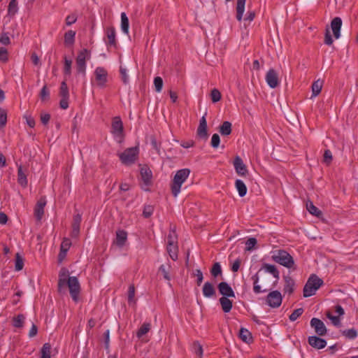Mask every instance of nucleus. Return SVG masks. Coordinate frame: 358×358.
I'll use <instances>...</instances> for the list:
<instances>
[{"label":"nucleus","mask_w":358,"mask_h":358,"mask_svg":"<svg viewBox=\"0 0 358 358\" xmlns=\"http://www.w3.org/2000/svg\"><path fill=\"white\" fill-rule=\"evenodd\" d=\"M65 287L69 289V294L75 302L79 301L80 285L76 276H71L69 270L66 267L61 268L59 272L58 288L62 291Z\"/></svg>","instance_id":"f257e3e1"},{"label":"nucleus","mask_w":358,"mask_h":358,"mask_svg":"<svg viewBox=\"0 0 358 358\" xmlns=\"http://www.w3.org/2000/svg\"><path fill=\"white\" fill-rule=\"evenodd\" d=\"M166 252L173 261L178 259V241L179 234L177 228L175 226H170L166 236Z\"/></svg>","instance_id":"f03ea898"},{"label":"nucleus","mask_w":358,"mask_h":358,"mask_svg":"<svg viewBox=\"0 0 358 358\" xmlns=\"http://www.w3.org/2000/svg\"><path fill=\"white\" fill-rule=\"evenodd\" d=\"M189 174V169H182L176 173L171 184V192L175 197L180 192L182 185L187 180Z\"/></svg>","instance_id":"7ed1b4c3"},{"label":"nucleus","mask_w":358,"mask_h":358,"mask_svg":"<svg viewBox=\"0 0 358 358\" xmlns=\"http://www.w3.org/2000/svg\"><path fill=\"white\" fill-rule=\"evenodd\" d=\"M323 280L316 275H311L308 279L303 289V295L305 298L312 296L322 285Z\"/></svg>","instance_id":"20e7f679"},{"label":"nucleus","mask_w":358,"mask_h":358,"mask_svg":"<svg viewBox=\"0 0 358 358\" xmlns=\"http://www.w3.org/2000/svg\"><path fill=\"white\" fill-rule=\"evenodd\" d=\"M272 260L281 266L288 268L294 266L295 262L292 255L284 250H279L273 253L271 257Z\"/></svg>","instance_id":"39448f33"},{"label":"nucleus","mask_w":358,"mask_h":358,"mask_svg":"<svg viewBox=\"0 0 358 358\" xmlns=\"http://www.w3.org/2000/svg\"><path fill=\"white\" fill-rule=\"evenodd\" d=\"M111 133L116 142L119 143L122 142L124 138L123 124L120 117L117 116L113 118Z\"/></svg>","instance_id":"423d86ee"},{"label":"nucleus","mask_w":358,"mask_h":358,"mask_svg":"<svg viewBox=\"0 0 358 358\" xmlns=\"http://www.w3.org/2000/svg\"><path fill=\"white\" fill-rule=\"evenodd\" d=\"M138 155V148L136 147L129 148L123 152L119 154L121 162L126 165L134 163Z\"/></svg>","instance_id":"0eeeda50"},{"label":"nucleus","mask_w":358,"mask_h":358,"mask_svg":"<svg viewBox=\"0 0 358 358\" xmlns=\"http://www.w3.org/2000/svg\"><path fill=\"white\" fill-rule=\"evenodd\" d=\"M266 304L271 308H279L282 303V294L278 290L270 292L266 298Z\"/></svg>","instance_id":"6e6552de"},{"label":"nucleus","mask_w":358,"mask_h":358,"mask_svg":"<svg viewBox=\"0 0 358 358\" xmlns=\"http://www.w3.org/2000/svg\"><path fill=\"white\" fill-rule=\"evenodd\" d=\"M94 81L99 87H103L108 81L107 71L101 66L96 67L94 71Z\"/></svg>","instance_id":"1a4fd4ad"},{"label":"nucleus","mask_w":358,"mask_h":358,"mask_svg":"<svg viewBox=\"0 0 358 358\" xmlns=\"http://www.w3.org/2000/svg\"><path fill=\"white\" fill-rule=\"evenodd\" d=\"M90 58V53L87 50L81 51L76 58L77 71L80 73L85 74L86 60Z\"/></svg>","instance_id":"9d476101"},{"label":"nucleus","mask_w":358,"mask_h":358,"mask_svg":"<svg viewBox=\"0 0 358 358\" xmlns=\"http://www.w3.org/2000/svg\"><path fill=\"white\" fill-rule=\"evenodd\" d=\"M265 79L271 88H275L280 84L278 73L273 69H269L266 73Z\"/></svg>","instance_id":"9b49d317"},{"label":"nucleus","mask_w":358,"mask_h":358,"mask_svg":"<svg viewBox=\"0 0 358 358\" xmlns=\"http://www.w3.org/2000/svg\"><path fill=\"white\" fill-rule=\"evenodd\" d=\"M310 326L314 329L315 332L320 336H324L327 333V329L324 324V323L317 318H313L310 320Z\"/></svg>","instance_id":"f8f14e48"},{"label":"nucleus","mask_w":358,"mask_h":358,"mask_svg":"<svg viewBox=\"0 0 358 358\" xmlns=\"http://www.w3.org/2000/svg\"><path fill=\"white\" fill-rule=\"evenodd\" d=\"M306 208L310 215L317 218L322 217V206L320 203H306Z\"/></svg>","instance_id":"ddd939ff"},{"label":"nucleus","mask_w":358,"mask_h":358,"mask_svg":"<svg viewBox=\"0 0 358 358\" xmlns=\"http://www.w3.org/2000/svg\"><path fill=\"white\" fill-rule=\"evenodd\" d=\"M128 240V232L124 229H118L115 233L114 244L117 247H124Z\"/></svg>","instance_id":"4468645a"},{"label":"nucleus","mask_w":358,"mask_h":358,"mask_svg":"<svg viewBox=\"0 0 358 358\" xmlns=\"http://www.w3.org/2000/svg\"><path fill=\"white\" fill-rule=\"evenodd\" d=\"M284 286L283 292L288 296L292 295L294 292L295 280L290 275H285L283 277Z\"/></svg>","instance_id":"2eb2a0df"},{"label":"nucleus","mask_w":358,"mask_h":358,"mask_svg":"<svg viewBox=\"0 0 358 358\" xmlns=\"http://www.w3.org/2000/svg\"><path fill=\"white\" fill-rule=\"evenodd\" d=\"M106 44L107 46L115 47L116 45V31L113 27H108L106 29Z\"/></svg>","instance_id":"dca6fc26"},{"label":"nucleus","mask_w":358,"mask_h":358,"mask_svg":"<svg viewBox=\"0 0 358 358\" xmlns=\"http://www.w3.org/2000/svg\"><path fill=\"white\" fill-rule=\"evenodd\" d=\"M234 169L237 174L241 176H245L248 173V169L245 164L243 163L242 159L239 156H236L234 158L233 162Z\"/></svg>","instance_id":"f3484780"},{"label":"nucleus","mask_w":358,"mask_h":358,"mask_svg":"<svg viewBox=\"0 0 358 358\" xmlns=\"http://www.w3.org/2000/svg\"><path fill=\"white\" fill-rule=\"evenodd\" d=\"M218 290L222 297H235V293L232 288L226 282H220L218 286Z\"/></svg>","instance_id":"a211bd4d"},{"label":"nucleus","mask_w":358,"mask_h":358,"mask_svg":"<svg viewBox=\"0 0 358 358\" xmlns=\"http://www.w3.org/2000/svg\"><path fill=\"white\" fill-rule=\"evenodd\" d=\"M141 178L145 186L143 188L147 190V187L150 185L152 179V172L150 169L146 166L142 167L141 169Z\"/></svg>","instance_id":"6ab92c4d"},{"label":"nucleus","mask_w":358,"mask_h":358,"mask_svg":"<svg viewBox=\"0 0 358 358\" xmlns=\"http://www.w3.org/2000/svg\"><path fill=\"white\" fill-rule=\"evenodd\" d=\"M308 343L311 347L317 350L322 349L327 345V342L325 340L316 336L308 337Z\"/></svg>","instance_id":"aec40b11"},{"label":"nucleus","mask_w":358,"mask_h":358,"mask_svg":"<svg viewBox=\"0 0 358 358\" xmlns=\"http://www.w3.org/2000/svg\"><path fill=\"white\" fill-rule=\"evenodd\" d=\"M234 299L235 297L224 296L219 299L220 303L224 313H227L231 311Z\"/></svg>","instance_id":"412c9836"},{"label":"nucleus","mask_w":358,"mask_h":358,"mask_svg":"<svg viewBox=\"0 0 358 358\" xmlns=\"http://www.w3.org/2000/svg\"><path fill=\"white\" fill-rule=\"evenodd\" d=\"M342 26V20L340 17H334L331 23V27L334 34V37L338 39L340 36V30Z\"/></svg>","instance_id":"4be33fe9"},{"label":"nucleus","mask_w":358,"mask_h":358,"mask_svg":"<svg viewBox=\"0 0 358 358\" xmlns=\"http://www.w3.org/2000/svg\"><path fill=\"white\" fill-rule=\"evenodd\" d=\"M197 135L202 138H206L208 137L207 123L205 116H203L200 120L199 125L197 129Z\"/></svg>","instance_id":"5701e85b"},{"label":"nucleus","mask_w":358,"mask_h":358,"mask_svg":"<svg viewBox=\"0 0 358 358\" xmlns=\"http://www.w3.org/2000/svg\"><path fill=\"white\" fill-rule=\"evenodd\" d=\"M239 337L246 344H251L253 342L252 333L245 328H241L239 331Z\"/></svg>","instance_id":"b1692460"},{"label":"nucleus","mask_w":358,"mask_h":358,"mask_svg":"<svg viewBox=\"0 0 358 358\" xmlns=\"http://www.w3.org/2000/svg\"><path fill=\"white\" fill-rule=\"evenodd\" d=\"M17 182L22 187L27 185V171L21 165L17 169Z\"/></svg>","instance_id":"393cba45"},{"label":"nucleus","mask_w":358,"mask_h":358,"mask_svg":"<svg viewBox=\"0 0 358 358\" xmlns=\"http://www.w3.org/2000/svg\"><path fill=\"white\" fill-rule=\"evenodd\" d=\"M202 292L204 296L207 298L213 296L215 294L214 285L210 282H205L202 288Z\"/></svg>","instance_id":"a878e982"},{"label":"nucleus","mask_w":358,"mask_h":358,"mask_svg":"<svg viewBox=\"0 0 358 358\" xmlns=\"http://www.w3.org/2000/svg\"><path fill=\"white\" fill-rule=\"evenodd\" d=\"M262 269L266 272L271 273L275 278H279V271L275 265L264 264L262 266Z\"/></svg>","instance_id":"bb28decb"},{"label":"nucleus","mask_w":358,"mask_h":358,"mask_svg":"<svg viewBox=\"0 0 358 358\" xmlns=\"http://www.w3.org/2000/svg\"><path fill=\"white\" fill-rule=\"evenodd\" d=\"M52 345L49 343H45L40 350L41 358H51Z\"/></svg>","instance_id":"cd10ccee"},{"label":"nucleus","mask_w":358,"mask_h":358,"mask_svg":"<svg viewBox=\"0 0 358 358\" xmlns=\"http://www.w3.org/2000/svg\"><path fill=\"white\" fill-rule=\"evenodd\" d=\"M76 31L69 30L64 34V44L67 47L73 45L75 42Z\"/></svg>","instance_id":"c85d7f7f"},{"label":"nucleus","mask_w":358,"mask_h":358,"mask_svg":"<svg viewBox=\"0 0 358 358\" xmlns=\"http://www.w3.org/2000/svg\"><path fill=\"white\" fill-rule=\"evenodd\" d=\"M246 0H237L236 5V19L241 21L245 11V5Z\"/></svg>","instance_id":"c756f323"},{"label":"nucleus","mask_w":358,"mask_h":358,"mask_svg":"<svg viewBox=\"0 0 358 358\" xmlns=\"http://www.w3.org/2000/svg\"><path fill=\"white\" fill-rule=\"evenodd\" d=\"M129 19L125 13H121V30L126 34L129 35Z\"/></svg>","instance_id":"7c9ffc66"},{"label":"nucleus","mask_w":358,"mask_h":358,"mask_svg":"<svg viewBox=\"0 0 358 358\" xmlns=\"http://www.w3.org/2000/svg\"><path fill=\"white\" fill-rule=\"evenodd\" d=\"M136 287L134 285H130L128 287L127 297L128 302L131 305H135L136 303V299L135 298Z\"/></svg>","instance_id":"2f4dec72"},{"label":"nucleus","mask_w":358,"mask_h":358,"mask_svg":"<svg viewBox=\"0 0 358 358\" xmlns=\"http://www.w3.org/2000/svg\"><path fill=\"white\" fill-rule=\"evenodd\" d=\"M322 85L323 83L320 80H317L313 83L311 98L315 97L320 93L322 88Z\"/></svg>","instance_id":"473e14b6"},{"label":"nucleus","mask_w":358,"mask_h":358,"mask_svg":"<svg viewBox=\"0 0 358 358\" xmlns=\"http://www.w3.org/2000/svg\"><path fill=\"white\" fill-rule=\"evenodd\" d=\"M151 329V324L150 323L143 324L136 332L138 338H141L146 334H148Z\"/></svg>","instance_id":"72a5a7b5"},{"label":"nucleus","mask_w":358,"mask_h":358,"mask_svg":"<svg viewBox=\"0 0 358 358\" xmlns=\"http://www.w3.org/2000/svg\"><path fill=\"white\" fill-rule=\"evenodd\" d=\"M236 188L241 196H243L247 193V187L245 185V183L241 180H237L235 182Z\"/></svg>","instance_id":"f704fd0d"},{"label":"nucleus","mask_w":358,"mask_h":358,"mask_svg":"<svg viewBox=\"0 0 358 358\" xmlns=\"http://www.w3.org/2000/svg\"><path fill=\"white\" fill-rule=\"evenodd\" d=\"M220 132L224 136L229 135L231 132V124L227 121L224 122L220 126Z\"/></svg>","instance_id":"c9c22d12"},{"label":"nucleus","mask_w":358,"mask_h":358,"mask_svg":"<svg viewBox=\"0 0 358 358\" xmlns=\"http://www.w3.org/2000/svg\"><path fill=\"white\" fill-rule=\"evenodd\" d=\"M18 11L17 0H10L8 4V13L9 15H15Z\"/></svg>","instance_id":"e433bc0d"},{"label":"nucleus","mask_w":358,"mask_h":358,"mask_svg":"<svg viewBox=\"0 0 358 358\" xmlns=\"http://www.w3.org/2000/svg\"><path fill=\"white\" fill-rule=\"evenodd\" d=\"M24 267V259L20 253L15 254V268L17 271H21Z\"/></svg>","instance_id":"4c0bfd02"},{"label":"nucleus","mask_w":358,"mask_h":358,"mask_svg":"<svg viewBox=\"0 0 358 358\" xmlns=\"http://www.w3.org/2000/svg\"><path fill=\"white\" fill-rule=\"evenodd\" d=\"M257 241L255 238H249L245 242V250L250 252L256 248Z\"/></svg>","instance_id":"58836bf2"},{"label":"nucleus","mask_w":358,"mask_h":358,"mask_svg":"<svg viewBox=\"0 0 358 358\" xmlns=\"http://www.w3.org/2000/svg\"><path fill=\"white\" fill-rule=\"evenodd\" d=\"M45 203H38L35 208V215L38 220H41L44 214Z\"/></svg>","instance_id":"ea45409f"},{"label":"nucleus","mask_w":358,"mask_h":358,"mask_svg":"<svg viewBox=\"0 0 358 358\" xmlns=\"http://www.w3.org/2000/svg\"><path fill=\"white\" fill-rule=\"evenodd\" d=\"M59 96L61 98H69V89L65 81H63L61 84Z\"/></svg>","instance_id":"a19ab883"},{"label":"nucleus","mask_w":358,"mask_h":358,"mask_svg":"<svg viewBox=\"0 0 358 358\" xmlns=\"http://www.w3.org/2000/svg\"><path fill=\"white\" fill-rule=\"evenodd\" d=\"M7 122V112L0 107V127L4 128Z\"/></svg>","instance_id":"79ce46f5"},{"label":"nucleus","mask_w":358,"mask_h":358,"mask_svg":"<svg viewBox=\"0 0 358 358\" xmlns=\"http://www.w3.org/2000/svg\"><path fill=\"white\" fill-rule=\"evenodd\" d=\"M194 347L195 348V353L199 358H203V348L201 343L199 341L194 343Z\"/></svg>","instance_id":"37998d69"},{"label":"nucleus","mask_w":358,"mask_h":358,"mask_svg":"<svg viewBox=\"0 0 358 358\" xmlns=\"http://www.w3.org/2000/svg\"><path fill=\"white\" fill-rule=\"evenodd\" d=\"M325 315H326L327 317L331 321V322L334 325H335V326L340 325L341 320L338 316L332 315V314L329 311L326 312Z\"/></svg>","instance_id":"c03bdc74"},{"label":"nucleus","mask_w":358,"mask_h":358,"mask_svg":"<svg viewBox=\"0 0 358 358\" xmlns=\"http://www.w3.org/2000/svg\"><path fill=\"white\" fill-rule=\"evenodd\" d=\"M154 85H155V90L156 92H160L162 90V87H163V80L161 77H156L154 79Z\"/></svg>","instance_id":"a18cd8bd"},{"label":"nucleus","mask_w":358,"mask_h":358,"mask_svg":"<svg viewBox=\"0 0 358 358\" xmlns=\"http://www.w3.org/2000/svg\"><path fill=\"white\" fill-rule=\"evenodd\" d=\"M222 273L221 266L218 262H216L213 264L211 268V273L214 277H217L220 275Z\"/></svg>","instance_id":"49530a36"},{"label":"nucleus","mask_w":358,"mask_h":358,"mask_svg":"<svg viewBox=\"0 0 358 358\" xmlns=\"http://www.w3.org/2000/svg\"><path fill=\"white\" fill-rule=\"evenodd\" d=\"M71 64L72 61L71 59H68L67 58L64 59V73L65 75H70L71 73Z\"/></svg>","instance_id":"de8ad7c7"},{"label":"nucleus","mask_w":358,"mask_h":358,"mask_svg":"<svg viewBox=\"0 0 358 358\" xmlns=\"http://www.w3.org/2000/svg\"><path fill=\"white\" fill-rule=\"evenodd\" d=\"M153 213V207L151 205H145L143 208V215L145 217H149Z\"/></svg>","instance_id":"09e8293b"},{"label":"nucleus","mask_w":358,"mask_h":358,"mask_svg":"<svg viewBox=\"0 0 358 358\" xmlns=\"http://www.w3.org/2000/svg\"><path fill=\"white\" fill-rule=\"evenodd\" d=\"M211 99L213 103L219 101L221 99V94L217 89H213L210 94Z\"/></svg>","instance_id":"8fccbe9b"},{"label":"nucleus","mask_w":358,"mask_h":358,"mask_svg":"<svg viewBox=\"0 0 358 358\" xmlns=\"http://www.w3.org/2000/svg\"><path fill=\"white\" fill-rule=\"evenodd\" d=\"M343 334L348 338H355L357 336V332L354 329H347L343 331Z\"/></svg>","instance_id":"3c124183"},{"label":"nucleus","mask_w":358,"mask_h":358,"mask_svg":"<svg viewBox=\"0 0 358 358\" xmlns=\"http://www.w3.org/2000/svg\"><path fill=\"white\" fill-rule=\"evenodd\" d=\"M120 74H121L122 80L123 81V83L124 84H127L129 83V75L127 74V69H125L122 66H120Z\"/></svg>","instance_id":"603ef678"},{"label":"nucleus","mask_w":358,"mask_h":358,"mask_svg":"<svg viewBox=\"0 0 358 358\" xmlns=\"http://www.w3.org/2000/svg\"><path fill=\"white\" fill-rule=\"evenodd\" d=\"M24 317L23 315H20L13 319L14 326L20 328L23 326Z\"/></svg>","instance_id":"864d4df0"},{"label":"nucleus","mask_w":358,"mask_h":358,"mask_svg":"<svg viewBox=\"0 0 358 358\" xmlns=\"http://www.w3.org/2000/svg\"><path fill=\"white\" fill-rule=\"evenodd\" d=\"M71 246V241L69 238H64L60 245V249L69 251Z\"/></svg>","instance_id":"5fc2aeb1"},{"label":"nucleus","mask_w":358,"mask_h":358,"mask_svg":"<svg viewBox=\"0 0 358 358\" xmlns=\"http://www.w3.org/2000/svg\"><path fill=\"white\" fill-rule=\"evenodd\" d=\"M68 251L59 249V252L57 256V262L59 264H62L66 259Z\"/></svg>","instance_id":"6e6d98bb"},{"label":"nucleus","mask_w":358,"mask_h":358,"mask_svg":"<svg viewBox=\"0 0 358 358\" xmlns=\"http://www.w3.org/2000/svg\"><path fill=\"white\" fill-rule=\"evenodd\" d=\"M159 269L163 274L164 279L169 281L171 280V275L168 268L164 265H161Z\"/></svg>","instance_id":"4d7b16f0"},{"label":"nucleus","mask_w":358,"mask_h":358,"mask_svg":"<svg viewBox=\"0 0 358 358\" xmlns=\"http://www.w3.org/2000/svg\"><path fill=\"white\" fill-rule=\"evenodd\" d=\"M220 142V136L217 134H214L212 136L210 145L213 148H216L219 146Z\"/></svg>","instance_id":"13d9d810"},{"label":"nucleus","mask_w":358,"mask_h":358,"mask_svg":"<svg viewBox=\"0 0 358 358\" xmlns=\"http://www.w3.org/2000/svg\"><path fill=\"white\" fill-rule=\"evenodd\" d=\"M303 313L302 308L295 310L290 315L289 320L292 322L295 321Z\"/></svg>","instance_id":"bf43d9fd"},{"label":"nucleus","mask_w":358,"mask_h":358,"mask_svg":"<svg viewBox=\"0 0 358 358\" xmlns=\"http://www.w3.org/2000/svg\"><path fill=\"white\" fill-rule=\"evenodd\" d=\"M8 51L5 48H0V61L6 62L8 61Z\"/></svg>","instance_id":"052dcab7"},{"label":"nucleus","mask_w":358,"mask_h":358,"mask_svg":"<svg viewBox=\"0 0 358 358\" xmlns=\"http://www.w3.org/2000/svg\"><path fill=\"white\" fill-rule=\"evenodd\" d=\"M50 96V92L49 90H48V88L46 87V86H44L41 91V93H40V96H41V99L43 100V101H45L47 99H48Z\"/></svg>","instance_id":"680f3d73"},{"label":"nucleus","mask_w":358,"mask_h":358,"mask_svg":"<svg viewBox=\"0 0 358 358\" xmlns=\"http://www.w3.org/2000/svg\"><path fill=\"white\" fill-rule=\"evenodd\" d=\"M77 20V17L75 14L69 15L66 17V24L67 26H70L75 23Z\"/></svg>","instance_id":"e2e57ef3"},{"label":"nucleus","mask_w":358,"mask_h":358,"mask_svg":"<svg viewBox=\"0 0 358 358\" xmlns=\"http://www.w3.org/2000/svg\"><path fill=\"white\" fill-rule=\"evenodd\" d=\"M0 42L3 45H8L10 43V38L7 33H2L0 35Z\"/></svg>","instance_id":"0e129e2a"},{"label":"nucleus","mask_w":358,"mask_h":358,"mask_svg":"<svg viewBox=\"0 0 358 358\" xmlns=\"http://www.w3.org/2000/svg\"><path fill=\"white\" fill-rule=\"evenodd\" d=\"M324 43L328 45H331L333 43V39L329 30H327L326 31L324 36Z\"/></svg>","instance_id":"69168bd1"},{"label":"nucleus","mask_w":358,"mask_h":358,"mask_svg":"<svg viewBox=\"0 0 358 358\" xmlns=\"http://www.w3.org/2000/svg\"><path fill=\"white\" fill-rule=\"evenodd\" d=\"M50 119V115L48 113L41 114V121L43 124H47Z\"/></svg>","instance_id":"338daca9"},{"label":"nucleus","mask_w":358,"mask_h":358,"mask_svg":"<svg viewBox=\"0 0 358 358\" xmlns=\"http://www.w3.org/2000/svg\"><path fill=\"white\" fill-rule=\"evenodd\" d=\"M69 98H61L59 106L62 109H66L69 107Z\"/></svg>","instance_id":"774afa93"}]
</instances>
